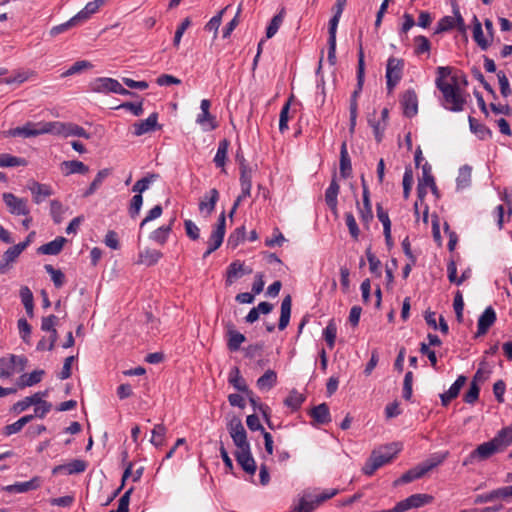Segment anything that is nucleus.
<instances>
[{
    "label": "nucleus",
    "instance_id": "f257e3e1",
    "mask_svg": "<svg viewBox=\"0 0 512 512\" xmlns=\"http://www.w3.org/2000/svg\"><path fill=\"white\" fill-rule=\"evenodd\" d=\"M436 86L443 95V106L453 112L462 111L466 102L459 78L451 74V68L438 67Z\"/></svg>",
    "mask_w": 512,
    "mask_h": 512
},
{
    "label": "nucleus",
    "instance_id": "f03ea898",
    "mask_svg": "<svg viewBox=\"0 0 512 512\" xmlns=\"http://www.w3.org/2000/svg\"><path fill=\"white\" fill-rule=\"evenodd\" d=\"M512 444V427L501 429L490 441L477 446L468 456L466 462H481L491 458L493 455L506 450Z\"/></svg>",
    "mask_w": 512,
    "mask_h": 512
},
{
    "label": "nucleus",
    "instance_id": "7ed1b4c3",
    "mask_svg": "<svg viewBox=\"0 0 512 512\" xmlns=\"http://www.w3.org/2000/svg\"><path fill=\"white\" fill-rule=\"evenodd\" d=\"M338 493L337 489H327L320 493L304 491L298 495L290 512H313L319 505Z\"/></svg>",
    "mask_w": 512,
    "mask_h": 512
},
{
    "label": "nucleus",
    "instance_id": "20e7f679",
    "mask_svg": "<svg viewBox=\"0 0 512 512\" xmlns=\"http://www.w3.org/2000/svg\"><path fill=\"white\" fill-rule=\"evenodd\" d=\"M399 450L400 447L395 443L373 450L362 468L364 475L371 477L377 469L389 463Z\"/></svg>",
    "mask_w": 512,
    "mask_h": 512
},
{
    "label": "nucleus",
    "instance_id": "39448f33",
    "mask_svg": "<svg viewBox=\"0 0 512 512\" xmlns=\"http://www.w3.org/2000/svg\"><path fill=\"white\" fill-rule=\"evenodd\" d=\"M27 358L21 355L8 354L0 358V379L11 378L24 371Z\"/></svg>",
    "mask_w": 512,
    "mask_h": 512
},
{
    "label": "nucleus",
    "instance_id": "423d86ee",
    "mask_svg": "<svg viewBox=\"0 0 512 512\" xmlns=\"http://www.w3.org/2000/svg\"><path fill=\"white\" fill-rule=\"evenodd\" d=\"M51 122H27L25 125L21 127H16L10 129L7 133L12 137H24L30 138L35 137L42 134H50L51 133Z\"/></svg>",
    "mask_w": 512,
    "mask_h": 512
},
{
    "label": "nucleus",
    "instance_id": "0eeeda50",
    "mask_svg": "<svg viewBox=\"0 0 512 512\" xmlns=\"http://www.w3.org/2000/svg\"><path fill=\"white\" fill-rule=\"evenodd\" d=\"M443 461V456L434 455L424 462L418 464L414 468L402 475L400 480H415L421 477L429 476L428 472L438 466Z\"/></svg>",
    "mask_w": 512,
    "mask_h": 512
},
{
    "label": "nucleus",
    "instance_id": "6e6552de",
    "mask_svg": "<svg viewBox=\"0 0 512 512\" xmlns=\"http://www.w3.org/2000/svg\"><path fill=\"white\" fill-rule=\"evenodd\" d=\"M404 60L396 57H390L386 65V83L389 91H392L400 82L403 76Z\"/></svg>",
    "mask_w": 512,
    "mask_h": 512
},
{
    "label": "nucleus",
    "instance_id": "1a4fd4ad",
    "mask_svg": "<svg viewBox=\"0 0 512 512\" xmlns=\"http://www.w3.org/2000/svg\"><path fill=\"white\" fill-rule=\"evenodd\" d=\"M3 202L5 203L10 214L15 216H28L30 213L27 199L17 197L13 193L5 192L2 194Z\"/></svg>",
    "mask_w": 512,
    "mask_h": 512
},
{
    "label": "nucleus",
    "instance_id": "9d476101",
    "mask_svg": "<svg viewBox=\"0 0 512 512\" xmlns=\"http://www.w3.org/2000/svg\"><path fill=\"white\" fill-rule=\"evenodd\" d=\"M51 133L63 137L77 136L85 139L90 138V134L85 131L81 126L74 123L51 122Z\"/></svg>",
    "mask_w": 512,
    "mask_h": 512
},
{
    "label": "nucleus",
    "instance_id": "9b49d317",
    "mask_svg": "<svg viewBox=\"0 0 512 512\" xmlns=\"http://www.w3.org/2000/svg\"><path fill=\"white\" fill-rule=\"evenodd\" d=\"M434 500V497L430 494L425 493H418L413 494L409 497H407L404 500L399 501L396 503V508L398 512H405L413 508H420L427 504L432 503Z\"/></svg>",
    "mask_w": 512,
    "mask_h": 512
},
{
    "label": "nucleus",
    "instance_id": "f8f14e48",
    "mask_svg": "<svg viewBox=\"0 0 512 512\" xmlns=\"http://www.w3.org/2000/svg\"><path fill=\"white\" fill-rule=\"evenodd\" d=\"M211 102L203 99L200 103L201 112L196 117V123L203 131H212L217 128L216 117L210 113Z\"/></svg>",
    "mask_w": 512,
    "mask_h": 512
},
{
    "label": "nucleus",
    "instance_id": "ddd939ff",
    "mask_svg": "<svg viewBox=\"0 0 512 512\" xmlns=\"http://www.w3.org/2000/svg\"><path fill=\"white\" fill-rule=\"evenodd\" d=\"M228 431L237 449L250 446L247 434L239 418L234 417L228 424Z\"/></svg>",
    "mask_w": 512,
    "mask_h": 512
},
{
    "label": "nucleus",
    "instance_id": "4468645a",
    "mask_svg": "<svg viewBox=\"0 0 512 512\" xmlns=\"http://www.w3.org/2000/svg\"><path fill=\"white\" fill-rule=\"evenodd\" d=\"M239 165L241 192H243V196H250L252 188V177L255 169L246 164L242 157L239 159Z\"/></svg>",
    "mask_w": 512,
    "mask_h": 512
},
{
    "label": "nucleus",
    "instance_id": "2eb2a0df",
    "mask_svg": "<svg viewBox=\"0 0 512 512\" xmlns=\"http://www.w3.org/2000/svg\"><path fill=\"white\" fill-rule=\"evenodd\" d=\"M225 226H226V218L224 212L221 213L218 219V223L216 228L212 231L211 236L208 241V245H210V251L217 250L222 242L225 235Z\"/></svg>",
    "mask_w": 512,
    "mask_h": 512
},
{
    "label": "nucleus",
    "instance_id": "dca6fc26",
    "mask_svg": "<svg viewBox=\"0 0 512 512\" xmlns=\"http://www.w3.org/2000/svg\"><path fill=\"white\" fill-rule=\"evenodd\" d=\"M508 497H512V486L498 488L491 492L477 495L474 499V503L481 504L486 502H492L497 499H506Z\"/></svg>",
    "mask_w": 512,
    "mask_h": 512
},
{
    "label": "nucleus",
    "instance_id": "f3484780",
    "mask_svg": "<svg viewBox=\"0 0 512 512\" xmlns=\"http://www.w3.org/2000/svg\"><path fill=\"white\" fill-rule=\"evenodd\" d=\"M86 469V463L82 460H74L70 463L60 465L53 469V476H69L83 472Z\"/></svg>",
    "mask_w": 512,
    "mask_h": 512
},
{
    "label": "nucleus",
    "instance_id": "a211bd4d",
    "mask_svg": "<svg viewBox=\"0 0 512 512\" xmlns=\"http://www.w3.org/2000/svg\"><path fill=\"white\" fill-rule=\"evenodd\" d=\"M24 250L18 245L8 248L2 255L0 262V274L6 273Z\"/></svg>",
    "mask_w": 512,
    "mask_h": 512
},
{
    "label": "nucleus",
    "instance_id": "6ab92c4d",
    "mask_svg": "<svg viewBox=\"0 0 512 512\" xmlns=\"http://www.w3.org/2000/svg\"><path fill=\"white\" fill-rule=\"evenodd\" d=\"M116 87L117 80L108 77L96 78L89 84L90 90L97 93H114Z\"/></svg>",
    "mask_w": 512,
    "mask_h": 512
},
{
    "label": "nucleus",
    "instance_id": "aec40b11",
    "mask_svg": "<svg viewBox=\"0 0 512 512\" xmlns=\"http://www.w3.org/2000/svg\"><path fill=\"white\" fill-rule=\"evenodd\" d=\"M404 114L407 117H413L418 112V99L415 91L407 90L401 99Z\"/></svg>",
    "mask_w": 512,
    "mask_h": 512
},
{
    "label": "nucleus",
    "instance_id": "412c9836",
    "mask_svg": "<svg viewBox=\"0 0 512 512\" xmlns=\"http://www.w3.org/2000/svg\"><path fill=\"white\" fill-rule=\"evenodd\" d=\"M236 456H237V461L241 465L243 470H245L247 473H249L251 475L254 474V472L256 470V464L251 455L250 446H248L246 448L237 449Z\"/></svg>",
    "mask_w": 512,
    "mask_h": 512
},
{
    "label": "nucleus",
    "instance_id": "4be33fe9",
    "mask_svg": "<svg viewBox=\"0 0 512 512\" xmlns=\"http://www.w3.org/2000/svg\"><path fill=\"white\" fill-rule=\"evenodd\" d=\"M106 1L107 0H93L88 2L85 7L74 16L78 24L89 20L93 14L99 11L100 7L103 6Z\"/></svg>",
    "mask_w": 512,
    "mask_h": 512
},
{
    "label": "nucleus",
    "instance_id": "5701e85b",
    "mask_svg": "<svg viewBox=\"0 0 512 512\" xmlns=\"http://www.w3.org/2000/svg\"><path fill=\"white\" fill-rule=\"evenodd\" d=\"M158 122V114L152 113L147 119L136 122L133 124V134L135 136H141L144 135L150 131H153Z\"/></svg>",
    "mask_w": 512,
    "mask_h": 512
},
{
    "label": "nucleus",
    "instance_id": "b1692460",
    "mask_svg": "<svg viewBox=\"0 0 512 512\" xmlns=\"http://www.w3.org/2000/svg\"><path fill=\"white\" fill-rule=\"evenodd\" d=\"M496 321V313L492 307H487L478 319V335H484Z\"/></svg>",
    "mask_w": 512,
    "mask_h": 512
},
{
    "label": "nucleus",
    "instance_id": "393cba45",
    "mask_svg": "<svg viewBox=\"0 0 512 512\" xmlns=\"http://www.w3.org/2000/svg\"><path fill=\"white\" fill-rule=\"evenodd\" d=\"M467 378L463 375H460L456 381L451 385V387L445 393L440 395L441 402L443 406H447L451 400L455 399L461 390V388L465 385Z\"/></svg>",
    "mask_w": 512,
    "mask_h": 512
},
{
    "label": "nucleus",
    "instance_id": "a878e982",
    "mask_svg": "<svg viewBox=\"0 0 512 512\" xmlns=\"http://www.w3.org/2000/svg\"><path fill=\"white\" fill-rule=\"evenodd\" d=\"M218 199L219 193L217 189H211L209 193L205 195L199 203L200 212L206 216H209L213 212Z\"/></svg>",
    "mask_w": 512,
    "mask_h": 512
},
{
    "label": "nucleus",
    "instance_id": "bb28decb",
    "mask_svg": "<svg viewBox=\"0 0 512 512\" xmlns=\"http://www.w3.org/2000/svg\"><path fill=\"white\" fill-rule=\"evenodd\" d=\"M252 273V269L246 268L240 261L232 262L227 269L226 282L231 285L235 280L241 278L245 274Z\"/></svg>",
    "mask_w": 512,
    "mask_h": 512
},
{
    "label": "nucleus",
    "instance_id": "cd10ccee",
    "mask_svg": "<svg viewBox=\"0 0 512 512\" xmlns=\"http://www.w3.org/2000/svg\"><path fill=\"white\" fill-rule=\"evenodd\" d=\"M161 257L162 253L159 250L145 248L139 252L136 263L145 266H152L155 265Z\"/></svg>",
    "mask_w": 512,
    "mask_h": 512
},
{
    "label": "nucleus",
    "instance_id": "c85d7f7f",
    "mask_svg": "<svg viewBox=\"0 0 512 512\" xmlns=\"http://www.w3.org/2000/svg\"><path fill=\"white\" fill-rule=\"evenodd\" d=\"M66 242V238L59 236L53 241L40 246L37 252L43 255H57L61 252Z\"/></svg>",
    "mask_w": 512,
    "mask_h": 512
},
{
    "label": "nucleus",
    "instance_id": "c756f323",
    "mask_svg": "<svg viewBox=\"0 0 512 512\" xmlns=\"http://www.w3.org/2000/svg\"><path fill=\"white\" fill-rule=\"evenodd\" d=\"M339 190V184L335 179H332L329 187L325 191V202L334 214L337 213V197L339 194Z\"/></svg>",
    "mask_w": 512,
    "mask_h": 512
},
{
    "label": "nucleus",
    "instance_id": "7c9ffc66",
    "mask_svg": "<svg viewBox=\"0 0 512 512\" xmlns=\"http://www.w3.org/2000/svg\"><path fill=\"white\" fill-rule=\"evenodd\" d=\"M227 337V346L230 351H237L240 348L241 344L246 340L245 336L242 333L235 330L233 324L227 325Z\"/></svg>",
    "mask_w": 512,
    "mask_h": 512
},
{
    "label": "nucleus",
    "instance_id": "2f4dec72",
    "mask_svg": "<svg viewBox=\"0 0 512 512\" xmlns=\"http://www.w3.org/2000/svg\"><path fill=\"white\" fill-rule=\"evenodd\" d=\"M29 189L33 195L34 202L37 204L53 194V191L49 185L40 184L38 182H33Z\"/></svg>",
    "mask_w": 512,
    "mask_h": 512
},
{
    "label": "nucleus",
    "instance_id": "473e14b6",
    "mask_svg": "<svg viewBox=\"0 0 512 512\" xmlns=\"http://www.w3.org/2000/svg\"><path fill=\"white\" fill-rule=\"evenodd\" d=\"M44 374L45 371L41 369L34 370L29 374H22L18 379L17 385L20 388L34 386L37 383L41 382Z\"/></svg>",
    "mask_w": 512,
    "mask_h": 512
},
{
    "label": "nucleus",
    "instance_id": "72a5a7b5",
    "mask_svg": "<svg viewBox=\"0 0 512 512\" xmlns=\"http://www.w3.org/2000/svg\"><path fill=\"white\" fill-rule=\"evenodd\" d=\"M61 169L65 175L86 174L89 171L88 166L78 160L64 161L61 164Z\"/></svg>",
    "mask_w": 512,
    "mask_h": 512
},
{
    "label": "nucleus",
    "instance_id": "f704fd0d",
    "mask_svg": "<svg viewBox=\"0 0 512 512\" xmlns=\"http://www.w3.org/2000/svg\"><path fill=\"white\" fill-rule=\"evenodd\" d=\"M111 170L108 168L98 171L94 180L91 182L89 187L83 192V197L87 198L93 195L102 185L104 180L110 175Z\"/></svg>",
    "mask_w": 512,
    "mask_h": 512
},
{
    "label": "nucleus",
    "instance_id": "c9c22d12",
    "mask_svg": "<svg viewBox=\"0 0 512 512\" xmlns=\"http://www.w3.org/2000/svg\"><path fill=\"white\" fill-rule=\"evenodd\" d=\"M144 470L145 466L142 461L130 463L125 469L121 480H128L129 478L131 480H139L143 476Z\"/></svg>",
    "mask_w": 512,
    "mask_h": 512
},
{
    "label": "nucleus",
    "instance_id": "e433bc0d",
    "mask_svg": "<svg viewBox=\"0 0 512 512\" xmlns=\"http://www.w3.org/2000/svg\"><path fill=\"white\" fill-rule=\"evenodd\" d=\"M290 315H291V297L288 295L282 300V303H281V315H280L279 324H278V328L280 330H284L288 326L289 320H290Z\"/></svg>",
    "mask_w": 512,
    "mask_h": 512
},
{
    "label": "nucleus",
    "instance_id": "4c0bfd02",
    "mask_svg": "<svg viewBox=\"0 0 512 512\" xmlns=\"http://www.w3.org/2000/svg\"><path fill=\"white\" fill-rule=\"evenodd\" d=\"M48 390H45L43 392H37L29 397L24 398L23 400L19 401L15 408L19 411H24L31 405H36L37 403H40V398H44L48 396Z\"/></svg>",
    "mask_w": 512,
    "mask_h": 512
},
{
    "label": "nucleus",
    "instance_id": "58836bf2",
    "mask_svg": "<svg viewBox=\"0 0 512 512\" xmlns=\"http://www.w3.org/2000/svg\"><path fill=\"white\" fill-rule=\"evenodd\" d=\"M172 223H173V220H171L170 224L161 226L158 229L154 230L150 235V239L160 245H164L168 239L170 232H171Z\"/></svg>",
    "mask_w": 512,
    "mask_h": 512
},
{
    "label": "nucleus",
    "instance_id": "ea45409f",
    "mask_svg": "<svg viewBox=\"0 0 512 512\" xmlns=\"http://www.w3.org/2000/svg\"><path fill=\"white\" fill-rule=\"evenodd\" d=\"M277 381V375L273 370H267L258 380L257 386L260 390H270Z\"/></svg>",
    "mask_w": 512,
    "mask_h": 512
},
{
    "label": "nucleus",
    "instance_id": "a19ab883",
    "mask_svg": "<svg viewBox=\"0 0 512 512\" xmlns=\"http://www.w3.org/2000/svg\"><path fill=\"white\" fill-rule=\"evenodd\" d=\"M311 416L320 424L328 423L331 420L329 408L325 403L314 407L311 411Z\"/></svg>",
    "mask_w": 512,
    "mask_h": 512
},
{
    "label": "nucleus",
    "instance_id": "79ce46f5",
    "mask_svg": "<svg viewBox=\"0 0 512 512\" xmlns=\"http://www.w3.org/2000/svg\"><path fill=\"white\" fill-rule=\"evenodd\" d=\"M38 487V482H20L5 486L2 489L9 493H25Z\"/></svg>",
    "mask_w": 512,
    "mask_h": 512
},
{
    "label": "nucleus",
    "instance_id": "37998d69",
    "mask_svg": "<svg viewBox=\"0 0 512 512\" xmlns=\"http://www.w3.org/2000/svg\"><path fill=\"white\" fill-rule=\"evenodd\" d=\"M285 17V9L282 8L277 15H275L272 20L270 21L267 29H266V37L272 38L277 31L279 30L280 26L283 23Z\"/></svg>",
    "mask_w": 512,
    "mask_h": 512
},
{
    "label": "nucleus",
    "instance_id": "c03bdc74",
    "mask_svg": "<svg viewBox=\"0 0 512 512\" xmlns=\"http://www.w3.org/2000/svg\"><path fill=\"white\" fill-rule=\"evenodd\" d=\"M27 161L24 158L16 157L11 154H0V167H18L26 166Z\"/></svg>",
    "mask_w": 512,
    "mask_h": 512
},
{
    "label": "nucleus",
    "instance_id": "a18cd8bd",
    "mask_svg": "<svg viewBox=\"0 0 512 512\" xmlns=\"http://www.w3.org/2000/svg\"><path fill=\"white\" fill-rule=\"evenodd\" d=\"M229 383L232 384L238 391L249 392L248 387L240 375V371L237 367H234L229 374Z\"/></svg>",
    "mask_w": 512,
    "mask_h": 512
},
{
    "label": "nucleus",
    "instance_id": "49530a36",
    "mask_svg": "<svg viewBox=\"0 0 512 512\" xmlns=\"http://www.w3.org/2000/svg\"><path fill=\"white\" fill-rule=\"evenodd\" d=\"M20 297H21V301L25 307L26 313L30 317H33V308H34L33 294L27 286H24L20 289Z\"/></svg>",
    "mask_w": 512,
    "mask_h": 512
},
{
    "label": "nucleus",
    "instance_id": "de8ad7c7",
    "mask_svg": "<svg viewBox=\"0 0 512 512\" xmlns=\"http://www.w3.org/2000/svg\"><path fill=\"white\" fill-rule=\"evenodd\" d=\"M33 417V415H26L17 420L16 422L7 425L4 429V434L10 436L12 434L18 433L27 423H29L33 419Z\"/></svg>",
    "mask_w": 512,
    "mask_h": 512
},
{
    "label": "nucleus",
    "instance_id": "09e8293b",
    "mask_svg": "<svg viewBox=\"0 0 512 512\" xmlns=\"http://www.w3.org/2000/svg\"><path fill=\"white\" fill-rule=\"evenodd\" d=\"M228 148H229L228 140L224 139L219 142V146H218L216 155L214 157V163L217 167H224L225 161L227 158Z\"/></svg>",
    "mask_w": 512,
    "mask_h": 512
},
{
    "label": "nucleus",
    "instance_id": "8fccbe9b",
    "mask_svg": "<svg viewBox=\"0 0 512 512\" xmlns=\"http://www.w3.org/2000/svg\"><path fill=\"white\" fill-rule=\"evenodd\" d=\"M475 20L476 23L473 27V38L483 50H486L490 45V40L484 36L481 23L476 18Z\"/></svg>",
    "mask_w": 512,
    "mask_h": 512
},
{
    "label": "nucleus",
    "instance_id": "3c124183",
    "mask_svg": "<svg viewBox=\"0 0 512 512\" xmlns=\"http://www.w3.org/2000/svg\"><path fill=\"white\" fill-rule=\"evenodd\" d=\"M230 6H226L225 8H223L222 10H220L218 12L217 15L213 16L209 21L208 23L205 25V30L207 31H212L214 33V38L217 37V34H218V29H219V26L221 24V21H222V17H223V14L226 12V10L229 8Z\"/></svg>",
    "mask_w": 512,
    "mask_h": 512
},
{
    "label": "nucleus",
    "instance_id": "603ef678",
    "mask_svg": "<svg viewBox=\"0 0 512 512\" xmlns=\"http://www.w3.org/2000/svg\"><path fill=\"white\" fill-rule=\"evenodd\" d=\"M431 49V43L425 36H417L414 38V53L421 55L423 53H429Z\"/></svg>",
    "mask_w": 512,
    "mask_h": 512
},
{
    "label": "nucleus",
    "instance_id": "864d4df0",
    "mask_svg": "<svg viewBox=\"0 0 512 512\" xmlns=\"http://www.w3.org/2000/svg\"><path fill=\"white\" fill-rule=\"evenodd\" d=\"M340 172L343 177H347L351 172V162L346 148V143L341 146Z\"/></svg>",
    "mask_w": 512,
    "mask_h": 512
},
{
    "label": "nucleus",
    "instance_id": "5fc2aeb1",
    "mask_svg": "<svg viewBox=\"0 0 512 512\" xmlns=\"http://www.w3.org/2000/svg\"><path fill=\"white\" fill-rule=\"evenodd\" d=\"M456 182L458 189L468 187L471 182V168L467 166L460 168Z\"/></svg>",
    "mask_w": 512,
    "mask_h": 512
},
{
    "label": "nucleus",
    "instance_id": "6e6d98bb",
    "mask_svg": "<svg viewBox=\"0 0 512 512\" xmlns=\"http://www.w3.org/2000/svg\"><path fill=\"white\" fill-rule=\"evenodd\" d=\"M166 427L162 424H157L152 430V436L150 442L155 446H161L166 435Z\"/></svg>",
    "mask_w": 512,
    "mask_h": 512
},
{
    "label": "nucleus",
    "instance_id": "4d7b16f0",
    "mask_svg": "<svg viewBox=\"0 0 512 512\" xmlns=\"http://www.w3.org/2000/svg\"><path fill=\"white\" fill-rule=\"evenodd\" d=\"M92 67V64L89 61L81 60L75 62L68 70L62 73L61 77H68L74 74H78L85 69H89Z\"/></svg>",
    "mask_w": 512,
    "mask_h": 512
},
{
    "label": "nucleus",
    "instance_id": "13d9d810",
    "mask_svg": "<svg viewBox=\"0 0 512 512\" xmlns=\"http://www.w3.org/2000/svg\"><path fill=\"white\" fill-rule=\"evenodd\" d=\"M336 334H337L336 324L333 321H330L323 331L324 339L327 342L329 348L334 347Z\"/></svg>",
    "mask_w": 512,
    "mask_h": 512
},
{
    "label": "nucleus",
    "instance_id": "bf43d9fd",
    "mask_svg": "<svg viewBox=\"0 0 512 512\" xmlns=\"http://www.w3.org/2000/svg\"><path fill=\"white\" fill-rule=\"evenodd\" d=\"M79 25L78 22L76 21L75 17L73 16L71 19H69L67 22L65 23H62L60 25H57V26H54L50 29V35L52 37H55L61 33H64L66 32L68 29L72 28V27H75Z\"/></svg>",
    "mask_w": 512,
    "mask_h": 512
},
{
    "label": "nucleus",
    "instance_id": "052dcab7",
    "mask_svg": "<svg viewBox=\"0 0 512 512\" xmlns=\"http://www.w3.org/2000/svg\"><path fill=\"white\" fill-rule=\"evenodd\" d=\"M304 401V397L297 391H292L289 396L285 399V405L292 408L293 410L298 409Z\"/></svg>",
    "mask_w": 512,
    "mask_h": 512
},
{
    "label": "nucleus",
    "instance_id": "680f3d73",
    "mask_svg": "<svg viewBox=\"0 0 512 512\" xmlns=\"http://www.w3.org/2000/svg\"><path fill=\"white\" fill-rule=\"evenodd\" d=\"M45 270L50 274L51 279L56 287H62L64 284L65 276L64 274L57 269H54L52 265H45Z\"/></svg>",
    "mask_w": 512,
    "mask_h": 512
},
{
    "label": "nucleus",
    "instance_id": "e2e57ef3",
    "mask_svg": "<svg viewBox=\"0 0 512 512\" xmlns=\"http://www.w3.org/2000/svg\"><path fill=\"white\" fill-rule=\"evenodd\" d=\"M345 222L352 238L358 240L360 230L352 213L345 214Z\"/></svg>",
    "mask_w": 512,
    "mask_h": 512
},
{
    "label": "nucleus",
    "instance_id": "0e129e2a",
    "mask_svg": "<svg viewBox=\"0 0 512 512\" xmlns=\"http://www.w3.org/2000/svg\"><path fill=\"white\" fill-rule=\"evenodd\" d=\"M291 99L282 107L279 117V130L284 132L288 129L289 109Z\"/></svg>",
    "mask_w": 512,
    "mask_h": 512
},
{
    "label": "nucleus",
    "instance_id": "69168bd1",
    "mask_svg": "<svg viewBox=\"0 0 512 512\" xmlns=\"http://www.w3.org/2000/svg\"><path fill=\"white\" fill-rule=\"evenodd\" d=\"M366 256H367V260L369 262L370 271L373 274H376V275L380 276V274H381V272H380V267H381L380 260L375 257V255L371 252L370 248H368L366 250Z\"/></svg>",
    "mask_w": 512,
    "mask_h": 512
},
{
    "label": "nucleus",
    "instance_id": "338daca9",
    "mask_svg": "<svg viewBox=\"0 0 512 512\" xmlns=\"http://www.w3.org/2000/svg\"><path fill=\"white\" fill-rule=\"evenodd\" d=\"M20 337L24 342H28L31 335V326L26 319L20 318L17 322Z\"/></svg>",
    "mask_w": 512,
    "mask_h": 512
},
{
    "label": "nucleus",
    "instance_id": "774afa93",
    "mask_svg": "<svg viewBox=\"0 0 512 512\" xmlns=\"http://www.w3.org/2000/svg\"><path fill=\"white\" fill-rule=\"evenodd\" d=\"M480 388L478 383L471 382L469 390L464 396V401L469 404H473L478 400Z\"/></svg>",
    "mask_w": 512,
    "mask_h": 512
}]
</instances>
